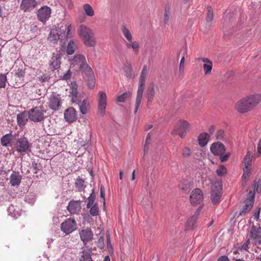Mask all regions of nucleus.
Returning a JSON list of instances; mask_svg holds the SVG:
<instances>
[{
    "label": "nucleus",
    "mask_w": 261,
    "mask_h": 261,
    "mask_svg": "<svg viewBox=\"0 0 261 261\" xmlns=\"http://www.w3.org/2000/svg\"><path fill=\"white\" fill-rule=\"evenodd\" d=\"M261 101V94H256L242 98L235 106L236 110L240 113H245L252 110Z\"/></svg>",
    "instance_id": "f257e3e1"
},
{
    "label": "nucleus",
    "mask_w": 261,
    "mask_h": 261,
    "mask_svg": "<svg viewBox=\"0 0 261 261\" xmlns=\"http://www.w3.org/2000/svg\"><path fill=\"white\" fill-rule=\"evenodd\" d=\"M147 65H144L143 67L139 78V87L137 90V94L135 102V108L134 111V113L135 114L137 112L139 109L140 103L142 99L143 93L144 89V85L147 76Z\"/></svg>",
    "instance_id": "f03ea898"
},
{
    "label": "nucleus",
    "mask_w": 261,
    "mask_h": 261,
    "mask_svg": "<svg viewBox=\"0 0 261 261\" xmlns=\"http://www.w3.org/2000/svg\"><path fill=\"white\" fill-rule=\"evenodd\" d=\"M79 34L80 37L83 40L85 45L89 47H94L95 45L94 35L90 28L81 25L79 29Z\"/></svg>",
    "instance_id": "7ed1b4c3"
},
{
    "label": "nucleus",
    "mask_w": 261,
    "mask_h": 261,
    "mask_svg": "<svg viewBox=\"0 0 261 261\" xmlns=\"http://www.w3.org/2000/svg\"><path fill=\"white\" fill-rule=\"evenodd\" d=\"M87 83L90 89L94 88L95 85V78L93 71L90 66L86 62L83 66L78 69Z\"/></svg>",
    "instance_id": "20e7f679"
},
{
    "label": "nucleus",
    "mask_w": 261,
    "mask_h": 261,
    "mask_svg": "<svg viewBox=\"0 0 261 261\" xmlns=\"http://www.w3.org/2000/svg\"><path fill=\"white\" fill-rule=\"evenodd\" d=\"M62 28L63 27H61L51 29L47 38L49 43L56 44H57L58 40L63 39V37L65 36L66 28L62 29Z\"/></svg>",
    "instance_id": "39448f33"
},
{
    "label": "nucleus",
    "mask_w": 261,
    "mask_h": 261,
    "mask_svg": "<svg viewBox=\"0 0 261 261\" xmlns=\"http://www.w3.org/2000/svg\"><path fill=\"white\" fill-rule=\"evenodd\" d=\"M29 112L30 120L35 123L40 122L44 119L45 111L40 107H36L30 109Z\"/></svg>",
    "instance_id": "423d86ee"
},
{
    "label": "nucleus",
    "mask_w": 261,
    "mask_h": 261,
    "mask_svg": "<svg viewBox=\"0 0 261 261\" xmlns=\"http://www.w3.org/2000/svg\"><path fill=\"white\" fill-rule=\"evenodd\" d=\"M222 195V184L220 182H215L212 188L211 199L214 204L220 202V198Z\"/></svg>",
    "instance_id": "0eeeda50"
},
{
    "label": "nucleus",
    "mask_w": 261,
    "mask_h": 261,
    "mask_svg": "<svg viewBox=\"0 0 261 261\" xmlns=\"http://www.w3.org/2000/svg\"><path fill=\"white\" fill-rule=\"evenodd\" d=\"M61 230L66 234H68L76 230L77 224L75 220L72 218L65 220L61 224Z\"/></svg>",
    "instance_id": "6e6552de"
},
{
    "label": "nucleus",
    "mask_w": 261,
    "mask_h": 261,
    "mask_svg": "<svg viewBox=\"0 0 261 261\" xmlns=\"http://www.w3.org/2000/svg\"><path fill=\"white\" fill-rule=\"evenodd\" d=\"M31 145L28 139L25 137L18 138L16 142V150L21 154H24L28 151H31Z\"/></svg>",
    "instance_id": "1a4fd4ad"
},
{
    "label": "nucleus",
    "mask_w": 261,
    "mask_h": 261,
    "mask_svg": "<svg viewBox=\"0 0 261 261\" xmlns=\"http://www.w3.org/2000/svg\"><path fill=\"white\" fill-rule=\"evenodd\" d=\"M48 105V107L53 111L60 110L62 105L60 95L53 92L49 96Z\"/></svg>",
    "instance_id": "9d476101"
},
{
    "label": "nucleus",
    "mask_w": 261,
    "mask_h": 261,
    "mask_svg": "<svg viewBox=\"0 0 261 261\" xmlns=\"http://www.w3.org/2000/svg\"><path fill=\"white\" fill-rule=\"evenodd\" d=\"M51 12V10L50 7L47 6L41 7L37 11V18L40 21L43 23L46 22L50 17Z\"/></svg>",
    "instance_id": "9b49d317"
},
{
    "label": "nucleus",
    "mask_w": 261,
    "mask_h": 261,
    "mask_svg": "<svg viewBox=\"0 0 261 261\" xmlns=\"http://www.w3.org/2000/svg\"><path fill=\"white\" fill-rule=\"evenodd\" d=\"M250 238L256 245L261 244V227L259 224H253L250 231Z\"/></svg>",
    "instance_id": "f8f14e48"
},
{
    "label": "nucleus",
    "mask_w": 261,
    "mask_h": 261,
    "mask_svg": "<svg viewBox=\"0 0 261 261\" xmlns=\"http://www.w3.org/2000/svg\"><path fill=\"white\" fill-rule=\"evenodd\" d=\"M98 113L99 115L103 116L105 114L107 106V95L105 92L100 91L98 93Z\"/></svg>",
    "instance_id": "ddd939ff"
},
{
    "label": "nucleus",
    "mask_w": 261,
    "mask_h": 261,
    "mask_svg": "<svg viewBox=\"0 0 261 261\" xmlns=\"http://www.w3.org/2000/svg\"><path fill=\"white\" fill-rule=\"evenodd\" d=\"M190 126V124L187 121L180 120L176 125V129L173 131V134H178L180 137L183 138Z\"/></svg>",
    "instance_id": "4468645a"
},
{
    "label": "nucleus",
    "mask_w": 261,
    "mask_h": 261,
    "mask_svg": "<svg viewBox=\"0 0 261 261\" xmlns=\"http://www.w3.org/2000/svg\"><path fill=\"white\" fill-rule=\"evenodd\" d=\"M190 201L193 205L200 204L203 199V194L199 188L194 189L190 195Z\"/></svg>",
    "instance_id": "2eb2a0df"
},
{
    "label": "nucleus",
    "mask_w": 261,
    "mask_h": 261,
    "mask_svg": "<svg viewBox=\"0 0 261 261\" xmlns=\"http://www.w3.org/2000/svg\"><path fill=\"white\" fill-rule=\"evenodd\" d=\"M201 210L202 207H199L197 211L195 212L194 214L188 220L186 223V230H190L195 228L196 226V220L201 212Z\"/></svg>",
    "instance_id": "dca6fc26"
},
{
    "label": "nucleus",
    "mask_w": 261,
    "mask_h": 261,
    "mask_svg": "<svg viewBox=\"0 0 261 261\" xmlns=\"http://www.w3.org/2000/svg\"><path fill=\"white\" fill-rule=\"evenodd\" d=\"M210 150L214 155H218L225 153V147L221 142H216L212 144Z\"/></svg>",
    "instance_id": "f3484780"
},
{
    "label": "nucleus",
    "mask_w": 261,
    "mask_h": 261,
    "mask_svg": "<svg viewBox=\"0 0 261 261\" xmlns=\"http://www.w3.org/2000/svg\"><path fill=\"white\" fill-rule=\"evenodd\" d=\"M80 235L84 245H86L88 242L92 241L93 239V233L90 228L81 230L80 231Z\"/></svg>",
    "instance_id": "a211bd4d"
},
{
    "label": "nucleus",
    "mask_w": 261,
    "mask_h": 261,
    "mask_svg": "<svg viewBox=\"0 0 261 261\" xmlns=\"http://www.w3.org/2000/svg\"><path fill=\"white\" fill-rule=\"evenodd\" d=\"M37 4L35 0H22L20 5V9L24 12H30Z\"/></svg>",
    "instance_id": "6ab92c4d"
},
{
    "label": "nucleus",
    "mask_w": 261,
    "mask_h": 261,
    "mask_svg": "<svg viewBox=\"0 0 261 261\" xmlns=\"http://www.w3.org/2000/svg\"><path fill=\"white\" fill-rule=\"evenodd\" d=\"M64 116L65 121L69 123H72L77 119L76 112L73 107H69L65 110Z\"/></svg>",
    "instance_id": "aec40b11"
},
{
    "label": "nucleus",
    "mask_w": 261,
    "mask_h": 261,
    "mask_svg": "<svg viewBox=\"0 0 261 261\" xmlns=\"http://www.w3.org/2000/svg\"><path fill=\"white\" fill-rule=\"evenodd\" d=\"M81 209V201L80 200H71L68 206L67 210L71 215L75 214L80 211Z\"/></svg>",
    "instance_id": "412c9836"
},
{
    "label": "nucleus",
    "mask_w": 261,
    "mask_h": 261,
    "mask_svg": "<svg viewBox=\"0 0 261 261\" xmlns=\"http://www.w3.org/2000/svg\"><path fill=\"white\" fill-rule=\"evenodd\" d=\"M30 119L29 112L24 111L17 115V124L20 127L24 126Z\"/></svg>",
    "instance_id": "4be33fe9"
},
{
    "label": "nucleus",
    "mask_w": 261,
    "mask_h": 261,
    "mask_svg": "<svg viewBox=\"0 0 261 261\" xmlns=\"http://www.w3.org/2000/svg\"><path fill=\"white\" fill-rule=\"evenodd\" d=\"M61 56L60 54H54L49 61V68L52 70H57L60 68Z\"/></svg>",
    "instance_id": "5701e85b"
},
{
    "label": "nucleus",
    "mask_w": 261,
    "mask_h": 261,
    "mask_svg": "<svg viewBox=\"0 0 261 261\" xmlns=\"http://www.w3.org/2000/svg\"><path fill=\"white\" fill-rule=\"evenodd\" d=\"M87 62L85 57L82 55H76L71 60V65L74 66H77L79 69Z\"/></svg>",
    "instance_id": "b1692460"
},
{
    "label": "nucleus",
    "mask_w": 261,
    "mask_h": 261,
    "mask_svg": "<svg viewBox=\"0 0 261 261\" xmlns=\"http://www.w3.org/2000/svg\"><path fill=\"white\" fill-rule=\"evenodd\" d=\"M8 212L9 215L12 217L16 219L18 217L20 216L21 214V210L17 205L11 204L8 207Z\"/></svg>",
    "instance_id": "393cba45"
},
{
    "label": "nucleus",
    "mask_w": 261,
    "mask_h": 261,
    "mask_svg": "<svg viewBox=\"0 0 261 261\" xmlns=\"http://www.w3.org/2000/svg\"><path fill=\"white\" fill-rule=\"evenodd\" d=\"M10 178L11 186L14 187L20 185L22 177L19 172L13 171Z\"/></svg>",
    "instance_id": "a878e982"
},
{
    "label": "nucleus",
    "mask_w": 261,
    "mask_h": 261,
    "mask_svg": "<svg viewBox=\"0 0 261 261\" xmlns=\"http://www.w3.org/2000/svg\"><path fill=\"white\" fill-rule=\"evenodd\" d=\"M146 96L147 98V102L151 103L155 95L154 84L153 83H150L146 91Z\"/></svg>",
    "instance_id": "bb28decb"
},
{
    "label": "nucleus",
    "mask_w": 261,
    "mask_h": 261,
    "mask_svg": "<svg viewBox=\"0 0 261 261\" xmlns=\"http://www.w3.org/2000/svg\"><path fill=\"white\" fill-rule=\"evenodd\" d=\"M92 248L87 250L83 249L81 253L82 254L79 258V261H93L91 258Z\"/></svg>",
    "instance_id": "cd10ccee"
},
{
    "label": "nucleus",
    "mask_w": 261,
    "mask_h": 261,
    "mask_svg": "<svg viewBox=\"0 0 261 261\" xmlns=\"http://www.w3.org/2000/svg\"><path fill=\"white\" fill-rule=\"evenodd\" d=\"M210 136L208 133H201L198 137L199 144L201 147L205 146L207 144V143L210 139Z\"/></svg>",
    "instance_id": "c85d7f7f"
},
{
    "label": "nucleus",
    "mask_w": 261,
    "mask_h": 261,
    "mask_svg": "<svg viewBox=\"0 0 261 261\" xmlns=\"http://www.w3.org/2000/svg\"><path fill=\"white\" fill-rule=\"evenodd\" d=\"M77 105L79 106L80 112L82 114L85 115L88 113L89 107V102L87 99H85L83 100Z\"/></svg>",
    "instance_id": "c756f323"
},
{
    "label": "nucleus",
    "mask_w": 261,
    "mask_h": 261,
    "mask_svg": "<svg viewBox=\"0 0 261 261\" xmlns=\"http://www.w3.org/2000/svg\"><path fill=\"white\" fill-rule=\"evenodd\" d=\"M253 204L252 202H249L245 200V204L243 205L239 211V215H245L247 213L250 211L253 207Z\"/></svg>",
    "instance_id": "7c9ffc66"
},
{
    "label": "nucleus",
    "mask_w": 261,
    "mask_h": 261,
    "mask_svg": "<svg viewBox=\"0 0 261 261\" xmlns=\"http://www.w3.org/2000/svg\"><path fill=\"white\" fill-rule=\"evenodd\" d=\"M13 139V136L11 133L7 134L5 135H4L1 139V144L3 146H8L10 145L11 142Z\"/></svg>",
    "instance_id": "2f4dec72"
},
{
    "label": "nucleus",
    "mask_w": 261,
    "mask_h": 261,
    "mask_svg": "<svg viewBox=\"0 0 261 261\" xmlns=\"http://www.w3.org/2000/svg\"><path fill=\"white\" fill-rule=\"evenodd\" d=\"M69 96L71 98V101L72 103L75 104H79L82 101V98L81 95L79 94L77 91L70 92Z\"/></svg>",
    "instance_id": "473e14b6"
},
{
    "label": "nucleus",
    "mask_w": 261,
    "mask_h": 261,
    "mask_svg": "<svg viewBox=\"0 0 261 261\" xmlns=\"http://www.w3.org/2000/svg\"><path fill=\"white\" fill-rule=\"evenodd\" d=\"M171 15V8L170 5H166L165 7L163 21L164 24L168 23Z\"/></svg>",
    "instance_id": "72a5a7b5"
},
{
    "label": "nucleus",
    "mask_w": 261,
    "mask_h": 261,
    "mask_svg": "<svg viewBox=\"0 0 261 261\" xmlns=\"http://www.w3.org/2000/svg\"><path fill=\"white\" fill-rule=\"evenodd\" d=\"M132 95V92L129 91L123 92L122 94L117 96L116 100L119 102H123L126 99L129 98Z\"/></svg>",
    "instance_id": "f704fd0d"
},
{
    "label": "nucleus",
    "mask_w": 261,
    "mask_h": 261,
    "mask_svg": "<svg viewBox=\"0 0 261 261\" xmlns=\"http://www.w3.org/2000/svg\"><path fill=\"white\" fill-rule=\"evenodd\" d=\"M75 51V44L74 41L73 40H70L68 42L67 48H66V53L68 55H72Z\"/></svg>",
    "instance_id": "c9c22d12"
},
{
    "label": "nucleus",
    "mask_w": 261,
    "mask_h": 261,
    "mask_svg": "<svg viewBox=\"0 0 261 261\" xmlns=\"http://www.w3.org/2000/svg\"><path fill=\"white\" fill-rule=\"evenodd\" d=\"M75 186L79 191H82L85 188L84 180L79 177L75 180Z\"/></svg>",
    "instance_id": "e433bc0d"
},
{
    "label": "nucleus",
    "mask_w": 261,
    "mask_h": 261,
    "mask_svg": "<svg viewBox=\"0 0 261 261\" xmlns=\"http://www.w3.org/2000/svg\"><path fill=\"white\" fill-rule=\"evenodd\" d=\"M252 161V154L251 153L248 151L244 159V167H247L249 168L251 164Z\"/></svg>",
    "instance_id": "4c0bfd02"
},
{
    "label": "nucleus",
    "mask_w": 261,
    "mask_h": 261,
    "mask_svg": "<svg viewBox=\"0 0 261 261\" xmlns=\"http://www.w3.org/2000/svg\"><path fill=\"white\" fill-rule=\"evenodd\" d=\"M83 9L86 14L89 16H92L94 14V10L92 7L88 4H86L83 6Z\"/></svg>",
    "instance_id": "58836bf2"
},
{
    "label": "nucleus",
    "mask_w": 261,
    "mask_h": 261,
    "mask_svg": "<svg viewBox=\"0 0 261 261\" xmlns=\"http://www.w3.org/2000/svg\"><path fill=\"white\" fill-rule=\"evenodd\" d=\"M122 32L126 39L131 42L132 41V35L130 32L124 25L122 27Z\"/></svg>",
    "instance_id": "ea45409f"
},
{
    "label": "nucleus",
    "mask_w": 261,
    "mask_h": 261,
    "mask_svg": "<svg viewBox=\"0 0 261 261\" xmlns=\"http://www.w3.org/2000/svg\"><path fill=\"white\" fill-rule=\"evenodd\" d=\"M123 71L125 74V75L128 78H132L133 77L132 74V68L130 65L125 64L123 67Z\"/></svg>",
    "instance_id": "a19ab883"
},
{
    "label": "nucleus",
    "mask_w": 261,
    "mask_h": 261,
    "mask_svg": "<svg viewBox=\"0 0 261 261\" xmlns=\"http://www.w3.org/2000/svg\"><path fill=\"white\" fill-rule=\"evenodd\" d=\"M217 174L220 176H224L227 173V169L224 165H219L216 170Z\"/></svg>",
    "instance_id": "79ce46f5"
},
{
    "label": "nucleus",
    "mask_w": 261,
    "mask_h": 261,
    "mask_svg": "<svg viewBox=\"0 0 261 261\" xmlns=\"http://www.w3.org/2000/svg\"><path fill=\"white\" fill-rule=\"evenodd\" d=\"M24 200L25 202L31 204H33L36 201V197L34 194L29 193L25 196Z\"/></svg>",
    "instance_id": "37998d69"
},
{
    "label": "nucleus",
    "mask_w": 261,
    "mask_h": 261,
    "mask_svg": "<svg viewBox=\"0 0 261 261\" xmlns=\"http://www.w3.org/2000/svg\"><path fill=\"white\" fill-rule=\"evenodd\" d=\"M207 15L206 20L207 22H211L213 19V10L211 6L207 7Z\"/></svg>",
    "instance_id": "c03bdc74"
},
{
    "label": "nucleus",
    "mask_w": 261,
    "mask_h": 261,
    "mask_svg": "<svg viewBox=\"0 0 261 261\" xmlns=\"http://www.w3.org/2000/svg\"><path fill=\"white\" fill-rule=\"evenodd\" d=\"M32 166L34 170L36 171L35 173H37L38 171H40L42 169V166L41 164L39 162L38 160L37 161H34L32 162Z\"/></svg>",
    "instance_id": "a18cd8bd"
},
{
    "label": "nucleus",
    "mask_w": 261,
    "mask_h": 261,
    "mask_svg": "<svg viewBox=\"0 0 261 261\" xmlns=\"http://www.w3.org/2000/svg\"><path fill=\"white\" fill-rule=\"evenodd\" d=\"M243 171L244 173L242 176V179L243 180H246L250 176L251 172L250 169L247 167H244Z\"/></svg>",
    "instance_id": "49530a36"
},
{
    "label": "nucleus",
    "mask_w": 261,
    "mask_h": 261,
    "mask_svg": "<svg viewBox=\"0 0 261 261\" xmlns=\"http://www.w3.org/2000/svg\"><path fill=\"white\" fill-rule=\"evenodd\" d=\"M216 137L217 140L224 141L226 139L225 132L223 129L217 130Z\"/></svg>",
    "instance_id": "de8ad7c7"
},
{
    "label": "nucleus",
    "mask_w": 261,
    "mask_h": 261,
    "mask_svg": "<svg viewBox=\"0 0 261 261\" xmlns=\"http://www.w3.org/2000/svg\"><path fill=\"white\" fill-rule=\"evenodd\" d=\"M90 213L93 216H96L98 215L99 211L97 203H94L90 210Z\"/></svg>",
    "instance_id": "09e8293b"
},
{
    "label": "nucleus",
    "mask_w": 261,
    "mask_h": 261,
    "mask_svg": "<svg viewBox=\"0 0 261 261\" xmlns=\"http://www.w3.org/2000/svg\"><path fill=\"white\" fill-rule=\"evenodd\" d=\"M182 156L184 158H187L191 156L192 152L189 147H185L181 150Z\"/></svg>",
    "instance_id": "8fccbe9b"
},
{
    "label": "nucleus",
    "mask_w": 261,
    "mask_h": 261,
    "mask_svg": "<svg viewBox=\"0 0 261 261\" xmlns=\"http://www.w3.org/2000/svg\"><path fill=\"white\" fill-rule=\"evenodd\" d=\"M7 76L5 74H0V88H5L6 85Z\"/></svg>",
    "instance_id": "3c124183"
},
{
    "label": "nucleus",
    "mask_w": 261,
    "mask_h": 261,
    "mask_svg": "<svg viewBox=\"0 0 261 261\" xmlns=\"http://www.w3.org/2000/svg\"><path fill=\"white\" fill-rule=\"evenodd\" d=\"M213 67V64H204L203 65V70L205 74H208L211 72Z\"/></svg>",
    "instance_id": "603ef678"
},
{
    "label": "nucleus",
    "mask_w": 261,
    "mask_h": 261,
    "mask_svg": "<svg viewBox=\"0 0 261 261\" xmlns=\"http://www.w3.org/2000/svg\"><path fill=\"white\" fill-rule=\"evenodd\" d=\"M250 243L249 239H248L241 246L238 247L237 249L238 250H240L241 251H247L248 249V245Z\"/></svg>",
    "instance_id": "864d4df0"
},
{
    "label": "nucleus",
    "mask_w": 261,
    "mask_h": 261,
    "mask_svg": "<svg viewBox=\"0 0 261 261\" xmlns=\"http://www.w3.org/2000/svg\"><path fill=\"white\" fill-rule=\"evenodd\" d=\"M97 246L99 249H103L105 247V239L103 237H100L97 240Z\"/></svg>",
    "instance_id": "5fc2aeb1"
},
{
    "label": "nucleus",
    "mask_w": 261,
    "mask_h": 261,
    "mask_svg": "<svg viewBox=\"0 0 261 261\" xmlns=\"http://www.w3.org/2000/svg\"><path fill=\"white\" fill-rule=\"evenodd\" d=\"M246 201L251 202H252V203H254V192L250 191L249 193L248 194L247 196V199L246 200Z\"/></svg>",
    "instance_id": "6e6d98bb"
},
{
    "label": "nucleus",
    "mask_w": 261,
    "mask_h": 261,
    "mask_svg": "<svg viewBox=\"0 0 261 261\" xmlns=\"http://www.w3.org/2000/svg\"><path fill=\"white\" fill-rule=\"evenodd\" d=\"M253 185L254 186V190L256 189L257 192H259L261 189V176L258 179L257 184L255 180L253 181Z\"/></svg>",
    "instance_id": "4d7b16f0"
},
{
    "label": "nucleus",
    "mask_w": 261,
    "mask_h": 261,
    "mask_svg": "<svg viewBox=\"0 0 261 261\" xmlns=\"http://www.w3.org/2000/svg\"><path fill=\"white\" fill-rule=\"evenodd\" d=\"M132 48L133 49L134 51L136 54H138L139 52V45L138 42L137 41H133L132 42L131 44Z\"/></svg>",
    "instance_id": "13d9d810"
},
{
    "label": "nucleus",
    "mask_w": 261,
    "mask_h": 261,
    "mask_svg": "<svg viewBox=\"0 0 261 261\" xmlns=\"http://www.w3.org/2000/svg\"><path fill=\"white\" fill-rule=\"evenodd\" d=\"M25 72L22 69H20L18 68L15 71V75L17 76L18 77L21 79L23 78L24 76Z\"/></svg>",
    "instance_id": "bf43d9fd"
},
{
    "label": "nucleus",
    "mask_w": 261,
    "mask_h": 261,
    "mask_svg": "<svg viewBox=\"0 0 261 261\" xmlns=\"http://www.w3.org/2000/svg\"><path fill=\"white\" fill-rule=\"evenodd\" d=\"M230 155V153L228 152L226 154H221V155H218L220 156L219 159H220V160L221 161V162H225L228 160Z\"/></svg>",
    "instance_id": "052dcab7"
},
{
    "label": "nucleus",
    "mask_w": 261,
    "mask_h": 261,
    "mask_svg": "<svg viewBox=\"0 0 261 261\" xmlns=\"http://www.w3.org/2000/svg\"><path fill=\"white\" fill-rule=\"evenodd\" d=\"M184 65H185V57H182L181 59L179 67V72L180 73H184Z\"/></svg>",
    "instance_id": "680f3d73"
},
{
    "label": "nucleus",
    "mask_w": 261,
    "mask_h": 261,
    "mask_svg": "<svg viewBox=\"0 0 261 261\" xmlns=\"http://www.w3.org/2000/svg\"><path fill=\"white\" fill-rule=\"evenodd\" d=\"M100 197L102 199L103 204L105 205V191L104 187L102 185L100 186Z\"/></svg>",
    "instance_id": "e2e57ef3"
},
{
    "label": "nucleus",
    "mask_w": 261,
    "mask_h": 261,
    "mask_svg": "<svg viewBox=\"0 0 261 261\" xmlns=\"http://www.w3.org/2000/svg\"><path fill=\"white\" fill-rule=\"evenodd\" d=\"M96 197V195L94 192V190H92V192L89 197L88 198L87 200L88 202H90V203H93L95 201Z\"/></svg>",
    "instance_id": "0e129e2a"
},
{
    "label": "nucleus",
    "mask_w": 261,
    "mask_h": 261,
    "mask_svg": "<svg viewBox=\"0 0 261 261\" xmlns=\"http://www.w3.org/2000/svg\"><path fill=\"white\" fill-rule=\"evenodd\" d=\"M71 72L70 70H68L62 76V79L64 80H67L71 77Z\"/></svg>",
    "instance_id": "69168bd1"
},
{
    "label": "nucleus",
    "mask_w": 261,
    "mask_h": 261,
    "mask_svg": "<svg viewBox=\"0 0 261 261\" xmlns=\"http://www.w3.org/2000/svg\"><path fill=\"white\" fill-rule=\"evenodd\" d=\"M77 85L75 81H73L71 83V89L70 92L77 91Z\"/></svg>",
    "instance_id": "338daca9"
},
{
    "label": "nucleus",
    "mask_w": 261,
    "mask_h": 261,
    "mask_svg": "<svg viewBox=\"0 0 261 261\" xmlns=\"http://www.w3.org/2000/svg\"><path fill=\"white\" fill-rule=\"evenodd\" d=\"M107 247L109 250L110 249H113L111 243L110 236L109 234H107Z\"/></svg>",
    "instance_id": "774afa93"
}]
</instances>
